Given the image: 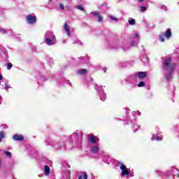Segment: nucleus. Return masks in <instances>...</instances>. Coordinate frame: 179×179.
I'll return each mask as SVG.
<instances>
[{"mask_svg": "<svg viewBox=\"0 0 179 179\" xmlns=\"http://www.w3.org/2000/svg\"><path fill=\"white\" fill-rule=\"evenodd\" d=\"M0 33L1 34H8L9 36L10 33V29H5V28H0Z\"/></svg>", "mask_w": 179, "mask_h": 179, "instance_id": "22", "label": "nucleus"}, {"mask_svg": "<svg viewBox=\"0 0 179 179\" xmlns=\"http://www.w3.org/2000/svg\"><path fill=\"white\" fill-rule=\"evenodd\" d=\"M69 169H71V166L68 164V163H64V168L62 171V174L66 179L69 178L71 176V171H69Z\"/></svg>", "mask_w": 179, "mask_h": 179, "instance_id": "8", "label": "nucleus"}, {"mask_svg": "<svg viewBox=\"0 0 179 179\" xmlns=\"http://www.w3.org/2000/svg\"><path fill=\"white\" fill-rule=\"evenodd\" d=\"M5 138V132L1 131L0 132V142H2V140Z\"/></svg>", "mask_w": 179, "mask_h": 179, "instance_id": "33", "label": "nucleus"}, {"mask_svg": "<svg viewBox=\"0 0 179 179\" xmlns=\"http://www.w3.org/2000/svg\"><path fill=\"white\" fill-rule=\"evenodd\" d=\"M12 139L15 141L22 142L24 141V136L22 134H16L12 136Z\"/></svg>", "mask_w": 179, "mask_h": 179, "instance_id": "15", "label": "nucleus"}, {"mask_svg": "<svg viewBox=\"0 0 179 179\" xmlns=\"http://www.w3.org/2000/svg\"><path fill=\"white\" fill-rule=\"evenodd\" d=\"M70 138H76V141L74 143V148L77 149H82V142L83 141V133L80 131H76L71 136H69Z\"/></svg>", "mask_w": 179, "mask_h": 179, "instance_id": "5", "label": "nucleus"}, {"mask_svg": "<svg viewBox=\"0 0 179 179\" xmlns=\"http://www.w3.org/2000/svg\"><path fill=\"white\" fill-rule=\"evenodd\" d=\"M164 37L167 38L168 40L171 38V29H168L165 32Z\"/></svg>", "mask_w": 179, "mask_h": 179, "instance_id": "24", "label": "nucleus"}, {"mask_svg": "<svg viewBox=\"0 0 179 179\" xmlns=\"http://www.w3.org/2000/svg\"><path fill=\"white\" fill-rule=\"evenodd\" d=\"M142 62H145V58L142 59Z\"/></svg>", "mask_w": 179, "mask_h": 179, "instance_id": "55", "label": "nucleus"}, {"mask_svg": "<svg viewBox=\"0 0 179 179\" xmlns=\"http://www.w3.org/2000/svg\"><path fill=\"white\" fill-rule=\"evenodd\" d=\"M138 37H139L138 32H134L132 36L129 37V41H130L131 47H136V45H138L136 43V40L138 41Z\"/></svg>", "mask_w": 179, "mask_h": 179, "instance_id": "9", "label": "nucleus"}, {"mask_svg": "<svg viewBox=\"0 0 179 179\" xmlns=\"http://www.w3.org/2000/svg\"><path fill=\"white\" fill-rule=\"evenodd\" d=\"M157 173L159 176H162V171H157Z\"/></svg>", "mask_w": 179, "mask_h": 179, "instance_id": "48", "label": "nucleus"}, {"mask_svg": "<svg viewBox=\"0 0 179 179\" xmlns=\"http://www.w3.org/2000/svg\"><path fill=\"white\" fill-rule=\"evenodd\" d=\"M162 69L164 73V78L167 82L173 80V73L176 69V64L173 63L171 58L166 57L162 62Z\"/></svg>", "mask_w": 179, "mask_h": 179, "instance_id": "1", "label": "nucleus"}, {"mask_svg": "<svg viewBox=\"0 0 179 179\" xmlns=\"http://www.w3.org/2000/svg\"><path fill=\"white\" fill-rule=\"evenodd\" d=\"M4 90H6V92H8V90H9V89H10V85H9V81H6L4 83Z\"/></svg>", "mask_w": 179, "mask_h": 179, "instance_id": "27", "label": "nucleus"}, {"mask_svg": "<svg viewBox=\"0 0 179 179\" xmlns=\"http://www.w3.org/2000/svg\"><path fill=\"white\" fill-rule=\"evenodd\" d=\"M103 72L106 73V71H107V68L104 67V68L103 69Z\"/></svg>", "mask_w": 179, "mask_h": 179, "instance_id": "52", "label": "nucleus"}, {"mask_svg": "<svg viewBox=\"0 0 179 179\" xmlns=\"http://www.w3.org/2000/svg\"><path fill=\"white\" fill-rule=\"evenodd\" d=\"M158 8H159V9H162V10H165V12H167V6H164V5H163V4H159V5L158 6Z\"/></svg>", "mask_w": 179, "mask_h": 179, "instance_id": "30", "label": "nucleus"}, {"mask_svg": "<svg viewBox=\"0 0 179 179\" xmlns=\"http://www.w3.org/2000/svg\"><path fill=\"white\" fill-rule=\"evenodd\" d=\"M73 43V44H76V45H82V42L78 39H76Z\"/></svg>", "mask_w": 179, "mask_h": 179, "instance_id": "34", "label": "nucleus"}, {"mask_svg": "<svg viewBox=\"0 0 179 179\" xmlns=\"http://www.w3.org/2000/svg\"><path fill=\"white\" fill-rule=\"evenodd\" d=\"M152 141H162L163 139L162 136H159L157 134H154L152 137Z\"/></svg>", "mask_w": 179, "mask_h": 179, "instance_id": "25", "label": "nucleus"}, {"mask_svg": "<svg viewBox=\"0 0 179 179\" xmlns=\"http://www.w3.org/2000/svg\"><path fill=\"white\" fill-rule=\"evenodd\" d=\"M8 36H10V37H13V38H15V40H18L19 41H20V40H21L20 36H22V35H20L19 34H16L12 31H10V34Z\"/></svg>", "mask_w": 179, "mask_h": 179, "instance_id": "18", "label": "nucleus"}, {"mask_svg": "<svg viewBox=\"0 0 179 179\" xmlns=\"http://www.w3.org/2000/svg\"><path fill=\"white\" fill-rule=\"evenodd\" d=\"M120 66H122V68H125V66H127V64H125L124 62H121L120 64Z\"/></svg>", "mask_w": 179, "mask_h": 179, "instance_id": "43", "label": "nucleus"}, {"mask_svg": "<svg viewBox=\"0 0 179 179\" xmlns=\"http://www.w3.org/2000/svg\"><path fill=\"white\" fill-rule=\"evenodd\" d=\"M78 62L80 65H83L85 64H89V56L86 55L84 57H78Z\"/></svg>", "mask_w": 179, "mask_h": 179, "instance_id": "12", "label": "nucleus"}, {"mask_svg": "<svg viewBox=\"0 0 179 179\" xmlns=\"http://www.w3.org/2000/svg\"><path fill=\"white\" fill-rule=\"evenodd\" d=\"M66 9L68 12H69L71 10V8H69V6H66Z\"/></svg>", "mask_w": 179, "mask_h": 179, "instance_id": "47", "label": "nucleus"}, {"mask_svg": "<svg viewBox=\"0 0 179 179\" xmlns=\"http://www.w3.org/2000/svg\"><path fill=\"white\" fill-rule=\"evenodd\" d=\"M63 43H66V41L64 40V41H63Z\"/></svg>", "mask_w": 179, "mask_h": 179, "instance_id": "57", "label": "nucleus"}, {"mask_svg": "<svg viewBox=\"0 0 179 179\" xmlns=\"http://www.w3.org/2000/svg\"><path fill=\"white\" fill-rule=\"evenodd\" d=\"M124 82L128 83L129 85H131V87L133 89H135L136 86H138V80L136 78V76L135 74H131L128 76L124 78Z\"/></svg>", "mask_w": 179, "mask_h": 179, "instance_id": "6", "label": "nucleus"}, {"mask_svg": "<svg viewBox=\"0 0 179 179\" xmlns=\"http://www.w3.org/2000/svg\"><path fill=\"white\" fill-rule=\"evenodd\" d=\"M4 155H6V157H8V159L12 158V152H9V151H4Z\"/></svg>", "mask_w": 179, "mask_h": 179, "instance_id": "31", "label": "nucleus"}, {"mask_svg": "<svg viewBox=\"0 0 179 179\" xmlns=\"http://www.w3.org/2000/svg\"><path fill=\"white\" fill-rule=\"evenodd\" d=\"M2 79H3V76H2V74H0V80H2Z\"/></svg>", "mask_w": 179, "mask_h": 179, "instance_id": "50", "label": "nucleus"}, {"mask_svg": "<svg viewBox=\"0 0 179 179\" xmlns=\"http://www.w3.org/2000/svg\"><path fill=\"white\" fill-rule=\"evenodd\" d=\"M136 79H145L148 76V73L146 71H138L134 74Z\"/></svg>", "mask_w": 179, "mask_h": 179, "instance_id": "14", "label": "nucleus"}, {"mask_svg": "<svg viewBox=\"0 0 179 179\" xmlns=\"http://www.w3.org/2000/svg\"><path fill=\"white\" fill-rule=\"evenodd\" d=\"M122 50H124V51H127V50H129V48H122Z\"/></svg>", "mask_w": 179, "mask_h": 179, "instance_id": "49", "label": "nucleus"}, {"mask_svg": "<svg viewBox=\"0 0 179 179\" xmlns=\"http://www.w3.org/2000/svg\"><path fill=\"white\" fill-rule=\"evenodd\" d=\"M91 15L93 16H97V17L100 15V13L99 11H92L91 12Z\"/></svg>", "mask_w": 179, "mask_h": 179, "instance_id": "36", "label": "nucleus"}, {"mask_svg": "<svg viewBox=\"0 0 179 179\" xmlns=\"http://www.w3.org/2000/svg\"><path fill=\"white\" fill-rule=\"evenodd\" d=\"M87 138L88 142H90L92 145H96V143H99V141H100V139L97 138L96 136L92 134H89L87 136Z\"/></svg>", "mask_w": 179, "mask_h": 179, "instance_id": "11", "label": "nucleus"}, {"mask_svg": "<svg viewBox=\"0 0 179 179\" xmlns=\"http://www.w3.org/2000/svg\"><path fill=\"white\" fill-rule=\"evenodd\" d=\"M143 86H145V82L141 81V82L138 84V81H137L136 87H143Z\"/></svg>", "mask_w": 179, "mask_h": 179, "instance_id": "32", "label": "nucleus"}, {"mask_svg": "<svg viewBox=\"0 0 179 179\" xmlns=\"http://www.w3.org/2000/svg\"><path fill=\"white\" fill-rule=\"evenodd\" d=\"M103 20V17L102 16H101V15H99V17H98V22H101Z\"/></svg>", "mask_w": 179, "mask_h": 179, "instance_id": "46", "label": "nucleus"}, {"mask_svg": "<svg viewBox=\"0 0 179 179\" xmlns=\"http://www.w3.org/2000/svg\"><path fill=\"white\" fill-rule=\"evenodd\" d=\"M129 24L130 26H134L136 24V22L135 21V19L134 18H129L128 20Z\"/></svg>", "mask_w": 179, "mask_h": 179, "instance_id": "29", "label": "nucleus"}, {"mask_svg": "<svg viewBox=\"0 0 179 179\" xmlns=\"http://www.w3.org/2000/svg\"><path fill=\"white\" fill-rule=\"evenodd\" d=\"M59 8H60V9H62V10H64V9H65V7L64 6V4H62V3H59Z\"/></svg>", "mask_w": 179, "mask_h": 179, "instance_id": "44", "label": "nucleus"}, {"mask_svg": "<svg viewBox=\"0 0 179 179\" xmlns=\"http://www.w3.org/2000/svg\"><path fill=\"white\" fill-rule=\"evenodd\" d=\"M99 150H100L99 145H92L90 147V152L92 155H97Z\"/></svg>", "mask_w": 179, "mask_h": 179, "instance_id": "17", "label": "nucleus"}, {"mask_svg": "<svg viewBox=\"0 0 179 179\" xmlns=\"http://www.w3.org/2000/svg\"><path fill=\"white\" fill-rule=\"evenodd\" d=\"M2 52L3 53V58H4V59H6V61H7L8 62L9 61L8 60V59L9 58V55L8 54V50H5V48L1 47V50H0V55Z\"/></svg>", "mask_w": 179, "mask_h": 179, "instance_id": "16", "label": "nucleus"}, {"mask_svg": "<svg viewBox=\"0 0 179 179\" xmlns=\"http://www.w3.org/2000/svg\"><path fill=\"white\" fill-rule=\"evenodd\" d=\"M2 167V160L0 159V169Z\"/></svg>", "mask_w": 179, "mask_h": 179, "instance_id": "51", "label": "nucleus"}, {"mask_svg": "<svg viewBox=\"0 0 179 179\" xmlns=\"http://www.w3.org/2000/svg\"><path fill=\"white\" fill-rule=\"evenodd\" d=\"M138 8H139V12H141V13L148 10V8L146 6H139Z\"/></svg>", "mask_w": 179, "mask_h": 179, "instance_id": "26", "label": "nucleus"}, {"mask_svg": "<svg viewBox=\"0 0 179 179\" xmlns=\"http://www.w3.org/2000/svg\"><path fill=\"white\" fill-rule=\"evenodd\" d=\"M62 82H64V78H61L60 80L57 81L58 85H62Z\"/></svg>", "mask_w": 179, "mask_h": 179, "instance_id": "45", "label": "nucleus"}, {"mask_svg": "<svg viewBox=\"0 0 179 179\" xmlns=\"http://www.w3.org/2000/svg\"><path fill=\"white\" fill-rule=\"evenodd\" d=\"M111 48H118V47L115 46V47H112Z\"/></svg>", "mask_w": 179, "mask_h": 179, "instance_id": "56", "label": "nucleus"}, {"mask_svg": "<svg viewBox=\"0 0 179 179\" xmlns=\"http://www.w3.org/2000/svg\"><path fill=\"white\" fill-rule=\"evenodd\" d=\"M2 103V96H0V104Z\"/></svg>", "mask_w": 179, "mask_h": 179, "instance_id": "53", "label": "nucleus"}, {"mask_svg": "<svg viewBox=\"0 0 179 179\" xmlns=\"http://www.w3.org/2000/svg\"><path fill=\"white\" fill-rule=\"evenodd\" d=\"M66 138H48L45 140L47 144L52 148H54L56 150H65L66 149V143L65 142Z\"/></svg>", "mask_w": 179, "mask_h": 179, "instance_id": "2", "label": "nucleus"}, {"mask_svg": "<svg viewBox=\"0 0 179 179\" xmlns=\"http://www.w3.org/2000/svg\"><path fill=\"white\" fill-rule=\"evenodd\" d=\"M76 8L79 9V10H83V12H85V8L83 7V6H80H80H77Z\"/></svg>", "mask_w": 179, "mask_h": 179, "instance_id": "37", "label": "nucleus"}, {"mask_svg": "<svg viewBox=\"0 0 179 179\" xmlns=\"http://www.w3.org/2000/svg\"><path fill=\"white\" fill-rule=\"evenodd\" d=\"M48 62L50 65H52V64H54V59L53 58H49L48 59Z\"/></svg>", "mask_w": 179, "mask_h": 179, "instance_id": "41", "label": "nucleus"}, {"mask_svg": "<svg viewBox=\"0 0 179 179\" xmlns=\"http://www.w3.org/2000/svg\"><path fill=\"white\" fill-rule=\"evenodd\" d=\"M132 114H133V115H138V116H140L141 115V112H139V110L134 111V112H132Z\"/></svg>", "mask_w": 179, "mask_h": 179, "instance_id": "39", "label": "nucleus"}, {"mask_svg": "<svg viewBox=\"0 0 179 179\" xmlns=\"http://www.w3.org/2000/svg\"><path fill=\"white\" fill-rule=\"evenodd\" d=\"M37 79H38V85H40V84L43 83V82H44L45 80H47V78H45V77H44L41 75H39L37 77Z\"/></svg>", "mask_w": 179, "mask_h": 179, "instance_id": "21", "label": "nucleus"}, {"mask_svg": "<svg viewBox=\"0 0 179 179\" xmlns=\"http://www.w3.org/2000/svg\"><path fill=\"white\" fill-rule=\"evenodd\" d=\"M78 179H87V173L86 172H83L79 176Z\"/></svg>", "mask_w": 179, "mask_h": 179, "instance_id": "28", "label": "nucleus"}, {"mask_svg": "<svg viewBox=\"0 0 179 179\" xmlns=\"http://www.w3.org/2000/svg\"><path fill=\"white\" fill-rule=\"evenodd\" d=\"M51 171V169H50V166H48V165H45L44 166V173H45V176H50V173Z\"/></svg>", "mask_w": 179, "mask_h": 179, "instance_id": "23", "label": "nucleus"}, {"mask_svg": "<svg viewBox=\"0 0 179 179\" xmlns=\"http://www.w3.org/2000/svg\"><path fill=\"white\" fill-rule=\"evenodd\" d=\"M149 62V60L147 59V62Z\"/></svg>", "mask_w": 179, "mask_h": 179, "instance_id": "58", "label": "nucleus"}, {"mask_svg": "<svg viewBox=\"0 0 179 179\" xmlns=\"http://www.w3.org/2000/svg\"><path fill=\"white\" fill-rule=\"evenodd\" d=\"M12 66H13V65L12 64V63H8L7 64V69L9 71Z\"/></svg>", "mask_w": 179, "mask_h": 179, "instance_id": "40", "label": "nucleus"}, {"mask_svg": "<svg viewBox=\"0 0 179 179\" xmlns=\"http://www.w3.org/2000/svg\"><path fill=\"white\" fill-rule=\"evenodd\" d=\"M43 40L47 45H55L57 44V37L52 31H46L43 36Z\"/></svg>", "mask_w": 179, "mask_h": 179, "instance_id": "4", "label": "nucleus"}, {"mask_svg": "<svg viewBox=\"0 0 179 179\" xmlns=\"http://www.w3.org/2000/svg\"><path fill=\"white\" fill-rule=\"evenodd\" d=\"M95 90H96V93L99 96V99L102 101H106L107 99V94L104 92V89L103 86L95 85Z\"/></svg>", "mask_w": 179, "mask_h": 179, "instance_id": "7", "label": "nucleus"}, {"mask_svg": "<svg viewBox=\"0 0 179 179\" xmlns=\"http://www.w3.org/2000/svg\"><path fill=\"white\" fill-rule=\"evenodd\" d=\"M159 40L162 41V43L164 42V36L163 35H160Z\"/></svg>", "mask_w": 179, "mask_h": 179, "instance_id": "42", "label": "nucleus"}, {"mask_svg": "<svg viewBox=\"0 0 179 179\" xmlns=\"http://www.w3.org/2000/svg\"><path fill=\"white\" fill-rule=\"evenodd\" d=\"M77 75H86L87 73V69H80L76 71Z\"/></svg>", "mask_w": 179, "mask_h": 179, "instance_id": "20", "label": "nucleus"}, {"mask_svg": "<svg viewBox=\"0 0 179 179\" xmlns=\"http://www.w3.org/2000/svg\"><path fill=\"white\" fill-rule=\"evenodd\" d=\"M143 1V0H138V2H139L141 3Z\"/></svg>", "mask_w": 179, "mask_h": 179, "instance_id": "54", "label": "nucleus"}, {"mask_svg": "<svg viewBox=\"0 0 179 179\" xmlns=\"http://www.w3.org/2000/svg\"><path fill=\"white\" fill-rule=\"evenodd\" d=\"M115 166L117 167H120V170H122V172L120 173L121 177H126V178H128L129 177H134L135 174L134 173V171H131L129 169L127 168V166L124 164L123 162L116 161L115 162Z\"/></svg>", "mask_w": 179, "mask_h": 179, "instance_id": "3", "label": "nucleus"}, {"mask_svg": "<svg viewBox=\"0 0 179 179\" xmlns=\"http://www.w3.org/2000/svg\"><path fill=\"white\" fill-rule=\"evenodd\" d=\"M109 17L111 20H115V22H118V19L113 15H110Z\"/></svg>", "mask_w": 179, "mask_h": 179, "instance_id": "38", "label": "nucleus"}, {"mask_svg": "<svg viewBox=\"0 0 179 179\" xmlns=\"http://www.w3.org/2000/svg\"><path fill=\"white\" fill-rule=\"evenodd\" d=\"M0 152H1V150H0Z\"/></svg>", "mask_w": 179, "mask_h": 179, "instance_id": "59", "label": "nucleus"}, {"mask_svg": "<svg viewBox=\"0 0 179 179\" xmlns=\"http://www.w3.org/2000/svg\"><path fill=\"white\" fill-rule=\"evenodd\" d=\"M26 20L28 24H35L37 22V17L34 14H29L26 17Z\"/></svg>", "mask_w": 179, "mask_h": 179, "instance_id": "10", "label": "nucleus"}, {"mask_svg": "<svg viewBox=\"0 0 179 179\" xmlns=\"http://www.w3.org/2000/svg\"><path fill=\"white\" fill-rule=\"evenodd\" d=\"M124 113H126V116L127 117V121L128 122V124H135V120L131 119V117L128 116V114L129 113V111H131V110H129V108H124Z\"/></svg>", "mask_w": 179, "mask_h": 179, "instance_id": "13", "label": "nucleus"}, {"mask_svg": "<svg viewBox=\"0 0 179 179\" xmlns=\"http://www.w3.org/2000/svg\"><path fill=\"white\" fill-rule=\"evenodd\" d=\"M139 129V125L137 124H134L133 126V132H136V131H138Z\"/></svg>", "mask_w": 179, "mask_h": 179, "instance_id": "35", "label": "nucleus"}, {"mask_svg": "<svg viewBox=\"0 0 179 179\" xmlns=\"http://www.w3.org/2000/svg\"><path fill=\"white\" fill-rule=\"evenodd\" d=\"M64 30L66 33V35L69 37H71V29L69 28V25H68L66 23L64 24Z\"/></svg>", "mask_w": 179, "mask_h": 179, "instance_id": "19", "label": "nucleus"}]
</instances>
